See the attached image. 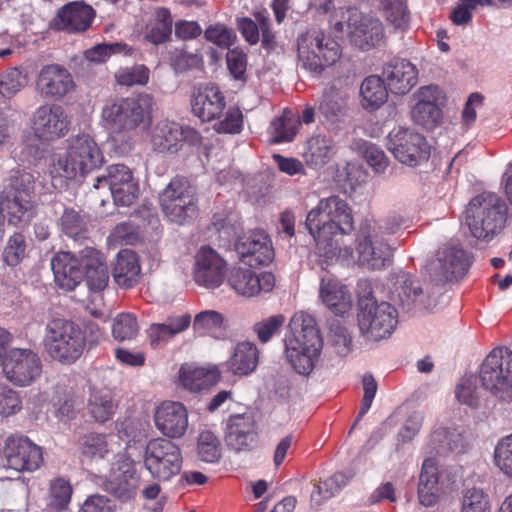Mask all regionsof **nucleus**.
I'll return each mask as SVG.
<instances>
[{
    "mask_svg": "<svg viewBox=\"0 0 512 512\" xmlns=\"http://www.w3.org/2000/svg\"><path fill=\"white\" fill-rule=\"evenodd\" d=\"M469 266L466 251L460 245L449 242L439 247L425 268L433 282L444 284L464 277Z\"/></svg>",
    "mask_w": 512,
    "mask_h": 512,
    "instance_id": "nucleus-13",
    "label": "nucleus"
},
{
    "mask_svg": "<svg viewBox=\"0 0 512 512\" xmlns=\"http://www.w3.org/2000/svg\"><path fill=\"white\" fill-rule=\"evenodd\" d=\"M388 150L400 163L415 167L430 156V146L425 137L410 128L398 127L387 136Z\"/></svg>",
    "mask_w": 512,
    "mask_h": 512,
    "instance_id": "nucleus-15",
    "label": "nucleus"
},
{
    "mask_svg": "<svg viewBox=\"0 0 512 512\" xmlns=\"http://www.w3.org/2000/svg\"><path fill=\"white\" fill-rule=\"evenodd\" d=\"M134 179L133 172L128 166L113 164L107 167L105 174L96 178L94 187L98 189L107 185L111 191Z\"/></svg>",
    "mask_w": 512,
    "mask_h": 512,
    "instance_id": "nucleus-46",
    "label": "nucleus"
},
{
    "mask_svg": "<svg viewBox=\"0 0 512 512\" xmlns=\"http://www.w3.org/2000/svg\"><path fill=\"white\" fill-rule=\"evenodd\" d=\"M131 48L122 42L102 43L98 44L85 52L87 60L96 63H102L107 60L112 54H130Z\"/></svg>",
    "mask_w": 512,
    "mask_h": 512,
    "instance_id": "nucleus-57",
    "label": "nucleus"
},
{
    "mask_svg": "<svg viewBox=\"0 0 512 512\" xmlns=\"http://www.w3.org/2000/svg\"><path fill=\"white\" fill-rule=\"evenodd\" d=\"M165 216L173 223L184 225L193 221L198 215V198H189V203L185 202L179 205L162 208Z\"/></svg>",
    "mask_w": 512,
    "mask_h": 512,
    "instance_id": "nucleus-53",
    "label": "nucleus"
},
{
    "mask_svg": "<svg viewBox=\"0 0 512 512\" xmlns=\"http://www.w3.org/2000/svg\"><path fill=\"white\" fill-rule=\"evenodd\" d=\"M7 467L16 471H35L43 462L41 448L25 436H10L2 449Z\"/></svg>",
    "mask_w": 512,
    "mask_h": 512,
    "instance_id": "nucleus-19",
    "label": "nucleus"
},
{
    "mask_svg": "<svg viewBox=\"0 0 512 512\" xmlns=\"http://www.w3.org/2000/svg\"><path fill=\"white\" fill-rule=\"evenodd\" d=\"M198 458L206 463H215L221 457V444L218 437L209 430H203L198 436Z\"/></svg>",
    "mask_w": 512,
    "mask_h": 512,
    "instance_id": "nucleus-47",
    "label": "nucleus"
},
{
    "mask_svg": "<svg viewBox=\"0 0 512 512\" xmlns=\"http://www.w3.org/2000/svg\"><path fill=\"white\" fill-rule=\"evenodd\" d=\"M189 198H198L196 189L184 177H174L159 196L160 206L179 205L185 202L189 203Z\"/></svg>",
    "mask_w": 512,
    "mask_h": 512,
    "instance_id": "nucleus-37",
    "label": "nucleus"
},
{
    "mask_svg": "<svg viewBox=\"0 0 512 512\" xmlns=\"http://www.w3.org/2000/svg\"><path fill=\"white\" fill-rule=\"evenodd\" d=\"M64 154L53 163L51 174L65 179L84 176L103 163V154L95 140L86 133L78 134L67 140Z\"/></svg>",
    "mask_w": 512,
    "mask_h": 512,
    "instance_id": "nucleus-6",
    "label": "nucleus"
},
{
    "mask_svg": "<svg viewBox=\"0 0 512 512\" xmlns=\"http://www.w3.org/2000/svg\"><path fill=\"white\" fill-rule=\"evenodd\" d=\"M88 410L98 422H106L115 412V404L111 392L106 389H93L90 393Z\"/></svg>",
    "mask_w": 512,
    "mask_h": 512,
    "instance_id": "nucleus-43",
    "label": "nucleus"
},
{
    "mask_svg": "<svg viewBox=\"0 0 512 512\" xmlns=\"http://www.w3.org/2000/svg\"><path fill=\"white\" fill-rule=\"evenodd\" d=\"M356 250L361 265L372 270H380L392 261V249L389 244L376 234H365L360 226L357 234Z\"/></svg>",
    "mask_w": 512,
    "mask_h": 512,
    "instance_id": "nucleus-25",
    "label": "nucleus"
},
{
    "mask_svg": "<svg viewBox=\"0 0 512 512\" xmlns=\"http://www.w3.org/2000/svg\"><path fill=\"white\" fill-rule=\"evenodd\" d=\"M507 205L493 192H483L472 198L466 208V224L471 234L490 240L499 233L506 222Z\"/></svg>",
    "mask_w": 512,
    "mask_h": 512,
    "instance_id": "nucleus-7",
    "label": "nucleus"
},
{
    "mask_svg": "<svg viewBox=\"0 0 512 512\" xmlns=\"http://www.w3.org/2000/svg\"><path fill=\"white\" fill-rule=\"evenodd\" d=\"M257 423L249 413L231 415L227 420L225 441L228 448L236 451H249L257 443Z\"/></svg>",
    "mask_w": 512,
    "mask_h": 512,
    "instance_id": "nucleus-26",
    "label": "nucleus"
},
{
    "mask_svg": "<svg viewBox=\"0 0 512 512\" xmlns=\"http://www.w3.org/2000/svg\"><path fill=\"white\" fill-rule=\"evenodd\" d=\"M384 17L395 28H404L410 18L406 0H381Z\"/></svg>",
    "mask_w": 512,
    "mask_h": 512,
    "instance_id": "nucleus-52",
    "label": "nucleus"
},
{
    "mask_svg": "<svg viewBox=\"0 0 512 512\" xmlns=\"http://www.w3.org/2000/svg\"><path fill=\"white\" fill-rule=\"evenodd\" d=\"M461 512H490L488 496L482 489H468L463 495Z\"/></svg>",
    "mask_w": 512,
    "mask_h": 512,
    "instance_id": "nucleus-58",
    "label": "nucleus"
},
{
    "mask_svg": "<svg viewBox=\"0 0 512 512\" xmlns=\"http://www.w3.org/2000/svg\"><path fill=\"white\" fill-rule=\"evenodd\" d=\"M318 112L331 123L340 122L346 116V100L336 89L330 88L323 93L318 105Z\"/></svg>",
    "mask_w": 512,
    "mask_h": 512,
    "instance_id": "nucleus-40",
    "label": "nucleus"
},
{
    "mask_svg": "<svg viewBox=\"0 0 512 512\" xmlns=\"http://www.w3.org/2000/svg\"><path fill=\"white\" fill-rule=\"evenodd\" d=\"M36 85L40 95L46 99H61L75 86L70 72L56 64L41 69Z\"/></svg>",
    "mask_w": 512,
    "mask_h": 512,
    "instance_id": "nucleus-28",
    "label": "nucleus"
},
{
    "mask_svg": "<svg viewBox=\"0 0 512 512\" xmlns=\"http://www.w3.org/2000/svg\"><path fill=\"white\" fill-rule=\"evenodd\" d=\"M182 453L178 445L165 438L148 441L144 453V465L153 478L170 480L182 468Z\"/></svg>",
    "mask_w": 512,
    "mask_h": 512,
    "instance_id": "nucleus-12",
    "label": "nucleus"
},
{
    "mask_svg": "<svg viewBox=\"0 0 512 512\" xmlns=\"http://www.w3.org/2000/svg\"><path fill=\"white\" fill-rule=\"evenodd\" d=\"M362 149L364 159L374 172L378 174L385 173L389 166V159L384 151L369 142H365Z\"/></svg>",
    "mask_w": 512,
    "mask_h": 512,
    "instance_id": "nucleus-62",
    "label": "nucleus"
},
{
    "mask_svg": "<svg viewBox=\"0 0 512 512\" xmlns=\"http://www.w3.org/2000/svg\"><path fill=\"white\" fill-rule=\"evenodd\" d=\"M357 321L361 334L368 340L379 341L389 337L398 323L397 309L390 303H378L372 295L369 282L357 285Z\"/></svg>",
    "mask_w": 512,
    "mask_h": 512,
    "instance_id": "nucleus-5",
    "label": "nucleus"
},
{
    "mask_svg": "<svg viewBox=\"0 0 512 512\" xmlns=\"http://www.w3.org/2000/svg\"><path fill=\"white\" fill-rule=\"evenodd\" d=\"M223 325V316L214 310H206L198 313L193 322L195 331L213 333Z\"/></svg>",
    "mask_w": 512,
    "mask_h": 512,
    "instance_id": "nucleus-64",
    "label": "nucleus"
},
{
    "mask_svg": "<svg viewBox=\"0 0 512 512\" xmlns=\"http://www.w3.org/2000/svg\"><path fill=\"white\" fill-rule=\"evenodd\" d=\"M72 487L68 481L63 478H57L50 485V506L63 510L71 500Z\"/></svg>",
    "mask_w": 512,
    "mask_h": 512,
    "instance_id": "nucleus-59",
    "label": "nucleus"
},
{
    "mask_svg": "<svg viewBox=\"0 0 512 512\" xmlns=\"http://www.w3.org/2000/svg\"><path fill=\"white\" fill-rule=\"evenodd\" d=\"M406 224V219L398 214L387 216L383 220L365 219L361 222L360 226L364 229V233L376 234L378 237L384 239L385 235L396 233Z\"/></svg>",
    "mask_w": 512,
    "mask_h": 512,
    "instance_id": "nucleus-45",
    "label": "nucleus"
},
{
    "mask_svg": "<svg viewBox=\"0 0 512 512\" xmlns=\"http://www.w3.org/2000/svg\"><path fill=\"white\" fill-rule=\"evenodd\" d=\"M347 38L362 51H369L381 44L385 37L383 23L376 17L348 9Z\"/></svg>",
    "mask_w": 512,
    "mask_h": 512,
    "instance_id": "nucleus-17",
    "label": "nucleus"
},
{
    "mask_svg": "<svg viewBox=\"0 0 512 512\" xmlns=\"http://www.w3.org/2000/svg\"><path fill=\"white\" fill-rule=\"evenodd\" d=\"M298 67L320 76L341 57L339 43L320 29H309L297 38Z\"/></svg>",
    "mask_w": 512,
    "mask_h": 512,
    "instance_id": "nucleus-8",
    "label": "nucleus"
},
{
    "mask_svg": "<svg viewBox=\"0 0 512 512\" xmlns=\"http://www.w3.org/2000/svg\"><path fill=\"white\" fill-rule=\"evenodd\" d=\"M332 147L333 141L330 137L324 135L311 137L304 153L307 164L315 168L325 165L330 158Z\"/></svg>",
    "mask_w": 512,
    "mask_h": 512,
    "instance_id": "nucleus-42",
    "label": "nucleus"
},
{
    "mask_svg": "<svg viewBox=\"0 0 512 512\" xmlns=\"http://www.w3.org/2000/svg\"><path fill=\"white\" fill-rule=\"evenodd\" d=\"M417 492L420 504L425 507H432L439 501V468L436 458L430 457L423 461Z\"/></svg>",
    "mask_w": 512,
    "mask_h": 512,
    "instance_id": "nucleus-32",
    "label": "nucleus"
},
{
    "mask_svg": "<svg viewBox=\"0 0 512 512\" xmlns=\"http://www.w3.org/2000/svg\"><path fill=\"white\" fill-rule=\"evenodd\" d=\"M139 332L136 317L131 313H121L113 321L112 334L119 342L134 339Z\"/></svg>",
    "mask_w": 512,
    "mask_h": 512,
    "instance_id": "nucleus-54",
    "label": "nucleus"
},
{
    "mask_svg": "<svg viewBox=\"0 0 512 512\" xmlns=\"http://www.w3.org/2000/svg\"><path fill=\"white\" fill-rule=\"evenodd\" d=\"M0 363L6 378L18 386L30 385L42 372L41 359L31 349L13 348Z\"/></svg>",
    "mask_w": 512,
    "mask_h": 512,
    "instance_id": "nucleus-16",
    "label": "nucleus"
},
{
    "mask_svg": "<svg viewBox=\"0 0 512 512\" xmlns=\"http://www.w3.org/2000/svg\"><path fill=\"white\" fill-rule=\"evenodd\" d=\"M383 77L393 94L405 95L417 84L418 71L406 59H393L384 66Z\"/></svg>",
    "mask_w": 512,
    "mask_h": 512,
    "instance_id": "nucleus-30",
    "label": "nucleus"
},
{
    "mask_svg": "<svg viewBox=\"0 0 512 512\" xmlns=\"http://www.w3.org/2000/svg\"><path fill=\"white\" fill-rule=\"evenodd\" d=\"M413 121L426 128L433 129L441 123L442 111L437 104L416 103L411 112Z\"/></svg>",
    "mask_w": 512,
    "mask_h": 512,
    "instance_id": "nucleus-49",
    "label": "nucleus"
},
{
    "mask_svg": "<svg viewBox=\"0 0 512 512\" xmlns=\"http://www.w3.org/2000/svg\"><path fill=\"white\" fill-rule=\"evenodd\" d=\"M230 286L243 296L252 297L256 293V273L250 269L236 268L231 272L229 277Z\"/></svg>",
    "mask_w": 512,
    "mask_h": 512,
    "instance_id": "nucleus-51",
    "label": "nucleus"
},
{
    "mask_svg": "<svg viewBox=\"0 0 512 512\" xmlns=\"http://www.w3.org/2000/svg\"><path fill=\"white\" fill-rule=\"evenodd\" d=\"M289 331L284 338L286 358L297 373L309 375L323 348L316 320L308 313L297 312L289 322Z\"/></svg>",
    "mask_w": 512,
    "mask_h": 512,
    "instance_id": "nucleus-3",
    "label": "nucleus"
},
{
    "mask_svg": "<svg viewBox=\"0 0 512 512\" xmlns=\"http://www.w3.org/2000/svg\"><path fill=\"white\" fill-rule=\"evenodd\" d=\"M494 454L497 467L512 478V434L498 442Z\"/></svg>",
    "mask_w": 512,
    "mask_h": 512,
    "instance_id": "nucleus-61",
    "label": "nucleus"
},
{
    "mask_svg": "<svg viewBox=\"0 0 512 512\" xmlns=\"http://www.w3.org/2000/svg\"><path fill=\"white\" fill-rule=\"evenodd\" d=\"M153 104L150 94L141 93L106 105L102 110V118L113 133L130 132L150 117Z\"/></svg>",
    "mask_w": 512,
    "mask_h": 512,
    "instance_id": "nucleus-10",
    "label": "nucleus"
},
{
    "mask_svg": "<svg viewBox=\"0 0 512 512\" xmlns=\"http://www.w3.org/2000/svg\"><path fill=\"white\" fill-rule=\"evenodd\" d=\"M156 428L167 438L179 439L183 437L188 428V412L180 402L165 401L155 412Z\"/></svg>",
    "mask_w": 512,
    "mask_h": 512,
    "instance_id": "nucleus-27",
    "label": "nucleus"
},
{
    "mask_svg": "<svg viewBox=\"0 0 512 512\" xmlns=\"http://www.w3.org/2000/svg\"><path fill=\"white\" fill-rule=\"evenodd\" d=\"M70 121L60 105L45 104L33 114L35 135L45 141H52L65 136L69 131Z\"/></svg>",
    "mask_w": 512,
    "mask_h": 512,
    "instance_id": "nucleus-20",
    "label": "nucleus"
},
{
    "mask_svg": "<svg viewBox=\"0 0 512 512\" xmlns=\"http://www.w3.org/2000/svg\"><path fill=\"white\" fill-rule=\"evenodd\" d=\"M388 87L383 79L376 75L366 77L360 87L361 103L365 109H377L388 98Z\"/></svg>",
    "mask_w": 512,
    "mask_h": 512,
    "instance_id": "nucleus-38",
    "label": "nucleus"
},
{
    "mask_svg": "<svg viewBox=\"0 0 512 512\" xmlns=\"http://www.w3.org/2000/svg\"><path fill=\"white\" fill-rule=\"evenodd\" d=\"M95 16V9L85 1H71L58 9L51 25L59 31L81 33L91 27Z\"/></svg>",
    "mask_w": 512,
    "mask_h": 512,
    "instance_id": "nucleus-22",
    "label": "nucleus"
},
{
    "mask_svg": "<svg viewBox=\"0 0 512 512\" xmlns=\"http://www.w3.org/2000/svg\"><path fill=\"white\" fill-rule=\"evenodd\" d=\"M300 121L291 111L285 110L281 116L275 118L269 128L268 134L272 143L291 142L297 134Z\"/></svg>",
    "mask_w": 512,
    "mask_h": 512,
    "instance_id": "nucleus-41",
    "label": "nucleus"
},
{
    "mask_svg": "<svg viewBox=\"0 0 512 512\" xmlns=\"http://www.w3.org/2000/svg\"><path fill=\"white\" fill-rule=\"evenodd\" d=\"M140 273L137 254L130 249L120 250L112 270L115 283L125 289L132 288L139 282Z\"/></svg>",
    "mask_w": 512,
    "mask_h": 512,
    "instance_id": "nucleus-34",
    "label": "nucleus"
},
{
    "mask_svg": "<svg viewBox=\"0 0 512 512\" xmlns=\"http://www.w3.org/2000/svg\"><path fill=\"white\" fill-rule=\"evenodd\" d=\"M235 247L242 261L250 267L268 265L274 258L271 239L263 230H254L239 237Z\"/></svg>",
    "mask_w": 512,
    "mask_h": 512,
    "instance_id": "nucleus-23",
    "label": "nucleus"
},
{
    "mask_svg": "<svg viewBox=\"0 0 512 512\" xmlns=\"http://www.w3.org/2000/svg\"><path fill=\"white\" fill-rule=\"evenodd\" d=\"M391 300L404 313L428 311L435 306L434 299L423 290L420 282L405 272L397 276Z\"/></svg>",
    "mask_w": 512,
    "mask_h": 512,
    "instance_id": "nucleus-18",
    "label": "nucleus"
},
{
    "mask_svg": "<svg viewBox=\"0 0 512 512\" xmlns=\"http://www.w3.org/2000/svg\"><path fill=\"white\" fill-rule=\"evenodd\" d=\"M26 238L20 232L11 235L2 252V259L8 266L15 267L26 257Z\"/></svg>",
    "mask_w": 512,
    "mask_h": 512,
    "instance_id": "nucleus-50",
    "label": "nucleus"
},
{
    "mask_svg": "<svg viewBox=\"0 0 512 512\" xmlns=\"http://www.w3.org/2000/svg\"><path fill=\"white\" fill-rule=\"evenodd\" d=\"M219 379V371L216 367L204 368L194 364L185 363L179 370V381L181 385L192 392L206 389Z\"/></svg>",
    "mask_w": 512,
    "mask_h": 512,
    "instance_id": "nucleus-35",
    "label": "nucleus"
},
{
    "mask_svg": "<svg viewBox=\"0 0 512 512\" xmlns=\"http://www.w3.org/2000/svg\"><path fill=\"white\" fill-rule=\"evenodd\" d=\"M191 107L196 117L209 122L222 115L226 107L225 96L218 86L208 84L193 94Z\"/></svg>",
    "mask_w": 512,
    "mask_h": 512,
    "instance_id": "nucleus-29",
    "label": "nucleus"
},
{
    "mask_svg": "<svg viewBox=\"0 0 512 512\" xmlns=\"http://www.w3.org/2000/svg\"><path fill=\"white\" fill-rule=\"evenodd\" d=\"M430 445L439 455L449 452H461L464 447V439L457 429L439 427L430 435Z\"/></svg>",
    "mask_w": 512,
    "mask_h": 512,
    "instance_id": "nucleus-39",
    "label": "nucleus"
},
{
    "mask_svg": "<svg viewBox=\"0 0 512 512\" xmlns=\"http://www.w3.org/2000/svg\"><path fill=\"white\" fill-rule=\"evenodd\" d=\"M115 76L120 85H145L149 80V69L144 65H134L131 68L119 70Z\"/></svg>",
    "mask_w": 512,
    "mask_h": 512,
    "instance_id": "nucleus-63",
    "label": "nucleus"
},
{
    "mask_svg": "<svg viewBox=\"0 0 512 512\" xmlns=\"http://www.w3.org/2000/svg\"><path fill=\"white\" fill-rule=\"evenodd\" d=\"M305 226L320 251L334 254L338 247L334 237L350 234L354 229L351 208L337 195L323 198L307 214Z\"/></svg>",
    "mask_w": 512,
    "mask_h": 512,
    "instance_id": "nucleus-2",
    "label": "nucleus"
},
{
    "mask_svg": "<svg viewBox=\"0 0 512 512\" xmlns=\"http://www.w3.org/2000/svg\"><path fill=\"white\" fill-rule=\"evenodd\" d=\"M51 268L59 287L71 291L83 279L93 291L103 290L109 281V272L100 251L85 246L77 254L67 251L57 253L51 260Z\"/></svg>",
    "mask_w": 512,
    "mask_h": 512,
    "instance_id": "nucleus-1",
    "label": "nucleus"
},
{
    "mask_svg": "<svg viewBox=\"0 0 512 512\" xmlns=\"http://www.w3.org/2000/svg\"><path fill=\"white\" fill-rule=\"evenodd\" d=\"M328 340L337 354L347 355L351 351L352 337L340 320H332L329 325Z\"/></svg>",
    "mask_w": 512,
    "mask_h": 512,
    "instance_id": "nucleus-55",
    "label": "nucleus"
},
{
    "mask_svg": "<svg viewBox=\"0 0 512 512\" xmlns=\"http://www.w3.org/2000/svg\"><path fill=\"white\" fill-rule=\"evenodd\" d=\"M101 486L121 503L132 501L140 487V474L135 462L125 454L117 455Z\"/></svg>",
    "mask_w": 512,
    "mask_h": 512,
    "instance_id": "nucleus-14",
    "label": "nucleus"
},
{
    "mask_svg": "<svg viewBox=\"0 0 512 512\" xmlns=\"http://www.w3.org/2000/svg\"><path fill=\"white\" fill-rule=\"evenodd\" d=\"M217 133L239 134L243 128V114L237 107H229L224 119L216 122L213 126Z\"/></svg>",
    "mask_w": 512,
    "mask_h": 512,
    "instance_id": "nucleus-60",
    "label": "nucleus"
},
{
    "mask_svg": "<svg viewBox=\"0 0 512 512\" xmlns=\"http://www.w3.org/2000/svg\"><path fill=\"white\" fill-rule=\"evenodd\" d=\"M34 191V177L24 171H11L0 192V210L8 217L10 224L18 225L29 221Z\"/></svg>",
    "mask_w": 512,
    "mask_h": 512,
    "instance_id": "nucleus-9",
    "label": "nucleus"
},
{
    "mask_svg": "<svg viewBox=\"0 0 512 512\" xmlns=\"http://www.w3.org/2000/svg\"><path fill=\"white\" fill-rule=\"evenodd\" d=\"M200 139V134L193 128L164 120L157 123L151 141L154 150L159 153H176L184 141L196 144Z\"/></svg>",
    "mask_w": 512,
    "mask_h": 512,
    "instance_id": "nucleus-21",
    "label": "nucleus"
},
{
    "mask_svg": "<svg viewBox=\"0 0 512 512\" xmlns=\"http://www.w3.org/2000/svg\"><path fill=\"white\" fill-rule=\"evenodd\" d=\"M27 84V77L18 68H10L0 74V94L11 98Z\"/></svg>",
    "mask_w": 512,
    "mask_h": 512,
    "instance_id": "nucleus-56",
    "label": "nucleus"
},
{
    "mask_svg": "<svg viewBox=\"0 0 512 512\" xmlns=\"http://www.w3.org/2000/svg\"><path fill=\"white\" fill-rule=\"evenodd\" d=\"M87 332L93 337L91 342H98L102 337L100 327L94 322H88L83 331L72 320L54 317L46 324L45 350L53 360L61 364H72L83 354Z\"/></svg>",
    "mask_w": 512,
    "mask_h": 512,
    "instance_id": "nucleus-4",
    "label": "nucleus"
},
{
    "mask_svg": "<svg viewBox=\"0 0 512 512\" xmlns=\"http://www.w3.org/2000/svg\"><path fill=\"white\" fill-rule=\"evenodd\" d=\"M82 456L89 459H103L109 453L107 437L100 433H88L79 440Z\"/></svg>",
    "mask_w": 512,
    "mask_h": 512,
    "instance_id": "nucleus-48",
    "label": "nucleus"
},
{
    "mask_svg": "<svg viewBox=\"0 0 512 512\" xmlns=\"http://www.w3.org/2000/svg\"><path fill=\"white\" fill-rule=\"evenodd\" d=\"M225 261L211 247H201L195 255L194 280L208 289L219 287L225 274Z\"/></svg>",
    "mask_w": 512,
    "mask_h": 512,
    "instance_id": "nucleus-24",
    "label": "nucleus"
},
{
    "mask_svg": "<svg viewBox=\"0 0 512 512\" xmlns=\"http://www.w3.org/2000/svg\"><path fill=\"white\" fill-rule=\"evenodd\" d=\"M259 362V350L249 341L239 342L233 349L225 366L228 372L236 376H248L252 374Z\"/></svg>",
    "mask_w": 512,
    "mask_h": 512,
    "instance_id": "nucleus-33",
    "label": "nucleus"
},
{
    "mask_svg": "<svg viewBox=\"0 0 512 512\" xmlns=\"http://www.w3.org/2000/svg\"><path fill=\"white\" fill-rule=\"evenodd\" d=\"M353 476L354 474L352 472L344 473L339 471L334 473L332 476L315 486V489L311 494L312 502L319 505L321 500L318 499L317 496L324 500L335 496L348 484Z\"/></svg>",
    "mask_w": 512,
    "mask_h": 512,
    "instance_id": "nucleus-44",
    "label": "nucleus"
},
{
    "mask_svg": "<svg viewBox=\"0 0 512 512\" xmlns=\"http://www.w3.org/2000/svg\"><path fill=\"white\" fill-rule=\"evenodd\" d=\"M319 295L325 306L336 315H344L352 306L348 288L332 276L321 278Z\"/></svg>",
    "mask_w": 512,
    "mask_h": 512,
    "instance_id": "nucleus-31",
    "label": "nucleus"
},
{
    "mask_svg": "<svg viewBox=\"0 0 512 512\" xmlns=\"http://www.w3.org/2000/svg\"><path fill=\"white\" fill-rule=\"evenodd\" d=\"M482 386L501 400L512 399V350L494 348L480 366Z\"/></svg>",
    "mask_w": 512,
    "mask_h": 512,
    "instance_id": "nucleus-11",
    "label": "nucleus"
},
{
    "mask_svg": "<svg viewBox=\"0 0 512 512\" xmlns=\"http://www.w3.org/2000/svg\"><path fill=\"white\" fill-rule=\"evenodd\" d=\"M88 217L76 211L74 208H64L58 220L61 232L75 242H83L88 239Z\"/></svg>",
    "mask_w": 512,
    "mask_h": 512,
    "instance_id": "nucleus-36",
    "label": "nucleus"
}]
</instances>
